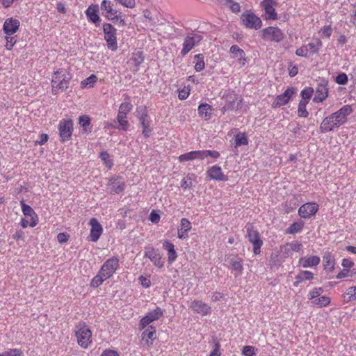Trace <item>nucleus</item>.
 I'll return each instance as SVG.
<instances>
[{
	"mask_svg": "<svg viewBox=\"0 0 356 356\" xmlns=\"http://www.w3.org/2000/svg\"><path fill=\"white\" fill-rule=\"evenodd\" d=\"M20 22L18 19L10 17L5 19L2 31L5 35V48L10 51L13 49L17 42L15 33L19 31Z\"/></svg>",
	"mask_w": 356,
	"mask_h": 356,
	"instance_id": "f257e3e1",
	"label": "nucleus"
},
{
	"mask_svg": "<svg viewBox=\"0 0 356 356\" xmlns=\"http://www.w3.org/2000/svg\"><path fill=\"white\" fill-rule=\"evenodd\" d=\"M71 79V75L65 69L61 68L55 71L51 79L52 94L57 95L66 90L69 88Z\"/></svg>",
	"mask_w": 356,
	"mask_h": 356,
	"instance_id": "f03ea898",
	"label": "nucleus"
},
{
	"mask_svg": "<svg viewBox=\"0 0 356 356\" xmlns=\"http://www.w3.org/2000/svg\"><path fill=\"white\" fill-rule=\"evenodd\" d=\"M75 337L82 348L86 349L92 343V332L85 323L80 322L76 325Z\"/></svg>",
	"mask_w": 356,
	"mask_h": 356,
	"instance_id": "7ed1b4c3",
	"label": "nucleus"
},
{
	"mask_svg": "<svg viewBox=\"0 0 356 356\" xmlns=\"http://www.w3.org/2000/svg\"><path fill=\"white\" fill-rule=\"evenodd\" d=\"M100 9L102 15L108 20L117 22L121 18V13L111 0H102Z\"/></svg>",
	"mask_w": 356,
	"mask_h": 356,
	"instance_id": "20e7f679",
	"label": "nucleus"
},
{
	"mask_svg": "<svg viewBox=\"0 0 356 356\" xmlns=\"http://www.w3.org/2000/svg\"><path fill=\"white\" fill-rule=\"evenodd\" d=\"M103 31L104 33V39L107 44V47L111 51H115L118 49L117 43V30L109 23L103 24Z\"/></svg>",
	"mask_w": 356,
	"mask_h": 356,
	"instance_id": "39448f33",
	"label": "nucleus"
},
{
	"mask_svg": "<svg viewBox=\"0 0 356 356\" xmlns=\"http://www.w3.org/2000/svg\"><path fill=\"white\" fill-rule=\"evenodd\" d=\"M242 24L248 29H259L262 26V21L252 11H245L241 17Z\"/></svg>",
	"mask_w": 356,
	"mask_h": 356,
	"instance_id": "423d86ee",
	"label": "nucleus"
},
{
	"mask_svg": "<svg viewBox=\"0 0 356 356\" xmlns=\"http://www.w3.org/2000/svg\"><path fill=\"white\" fill-rule=\"evenodd\" d=\"M261 38L266 41L280 42L284 39V33L277 26H268L261 30Z\"/></svg>",
	"mask_w": 356,
	"mask_h": 356,
	"instance_id": "0eeeda50",
	"label": "nucleus"
},
{
	"mask_svg": "<svg viewBox=\"0 0 356 356\" xmlns=\"http://www.w3.org/2000/svg\"><path fill=\"white\" fill-rule=\"evenodd\" d=\"M246 228L247 237L250 243L253 245V252L255 254H259L261 252V247L263 245L259 233L251 225H248Z\"/></svg>",
	"mask_w": 356,
	"mask_h": 356,
	"instance_id": "6e6552de",
	"label": "nucleus"
},
{
	"mask_svg": "<svg viewBox=\"0 0 356 356\" xmlns=\"http://www.w3.org/2000/svg\"><path fill=\"white\" fill-rule=\"evenodd\" d=\"M136 112L137 118L143 127V134L145 137H149L152 132V128L150 127L151 122L147 114V108L144 106L138 107L136 109Z\"/></svg>",
	"mask_w": 356,
	"mask_h": 356,
	"instance_id": "1a4fd4ad",
	"label": "nucleus"
},
{
	"mask_svg": "<svg viewBox=\"0 0 356 356\" xmlns=\"http://www.w3.org/2000/svg\"><path fill=\"white\" fill-rule=\"evenodd\" d=\"M58 129L60 140L62 142L67 141L72 134L73 120L70 118L62 119L58 123Z\"/></svg>",
	"mask_w": 356,
	"mask_h": 356,
	"instance_id": "9d476101",
	"label": "nucleus"
},
{
	"mask_svg": "<svg viewBox=\"0 0 356 356\" xmlns=\"http://www.w3.org/2000/svg\"><path fill=\"white\" fill-rule=\"evenodd\" d=\"M119 267V259L113 257L107 259L102 266L99 271L107 279L111 277Z\"/></svg>",
	"mask_w": 356,
	"mask_h": 356,
	"instance_id": "9b49d317",
	"label": "nucleus"
},
{
	"mask_svg": "<svg viewBox=\"0 0 356 356\" xmlns=\"http://www.w3.org/2000/svg\"><path fill=\"white\" fill-rule=\"evenodd\" d=\"M277 6V3L274 0H263L260 6L264 10V18L266 20H276L277 19V13L275 10V7Z\"/></svg>",
	"mask_w": 356,
	"mask_h": 356,
	"instance_id": "f8f14e48",
	"label": "nucleus"
},
{
	"mask_svg": "<svg viewBox=\"0 0 356 356\" xmlns=\"http://www.w3.org/2000/svg\"><path fill=\"white\" fill-rule=\"evenodd\" d=\"M144 257L149 259L152 264L158 268H162L164 265L161 254L152 246L149 245L145 248Z\"/></svg>",
	"mask_w": 356,
	"mask_h": 356,
	"instance_id": "ddd939ff",
	"label": "nucleus"
},
{
	"mask_svg": "<svg viewBox=\"0 0 356 356\" xmlns=\"http://www.w3.org/2000/svg\"><path fill=\"white\" fill-rule=\"evenodd\" d=\"M164 311L159 307L148 312L140 321V326L142 329L146 327L151 323L159 320L163 315Z\"/></svg>",
	"mask_w": 356,
	"mask_h": 356,
	"instance_id": "4468645a",
	"label": "nucleus"
},
{
	"mask_svg": "<svg viewBox=\"0 0 356 356\" xmlns=\"http://www.w3.org/2000/svg\"><path fill=\"white\" fill-rule=\"evenodd\" d=\"M296 89L293 87L288 88L282 94L277 95L273 102V108L281 107L288 104L291 97L296 93Z\"/></svg>",
	"mask_w": 356,
	"mask_h": 356,
	"instance_id": "2eb2a0df",
	"label": "nucleus"
},
{
	"mask_svg": "<svg viewBox=\"0 0 356 356\" xmlns=\"http://www.w3.org/2000/svg\"><path fill=\"white\" fill-rule=\"evenodd\" d=\"M353 112V109L350 105H345L341 107L338 111L331 114L337 122L338 126L344 124L347 120V116Z\"/></svg>",
	"mask_w": 356,
	"mask_h": 356,
	"instance_id": "dca6fc26",
	"label": "nucleus"
},
{
	"mask_svg": "<svg viewBox=\"0 0 356 356\" xmlns=\"http://www.w3.org/2000/svg\"><path fill=\"white\" fill-rule=\"evenodd\" d=\"M318 210V205L315 202H307L302 204L298 209V214L301 218H309Z\"/></svg>",
	"mask_w": 356,
	"mask_h": 356,
	"instance_id": "f3484780",
	"label": "nucleus"
},
{
	"mask_svg": "<svg viewBox=\"0 0 356 356\" xmlns=\"http://www.w3.org/2000/svg\"><path fill=\"white\" fill-rule=\"evenodd\" d=\"M200 38L197 35H187L183 43V48L181 51V54L186 56L194 47L200 42Z\"/></svg>",
	"mask_w": 356,
	"mask_h": 356,
	"instance_id": "a211bd4d",
	"label": "nucleus"
},
{
	"mask_svg": "<svg viewBox=\"0 0 356 356\" xmlns=\"http://www.w3.org/2000/svg\"><path fill=\"white\" fill-rule=\"evenodd\" d=\"M89 225L91 226L90 241L96 242L99 240L102 234V226L96 218H91L90 220Z\"/></svg>",
	"mask_w": 356,
	"mask_h": 356,
	"instance_id": "6ab92c4d",
	"label": "nucleus"
},
{
	"mask_svg": "<svg viewBox=\"0 0 356 356\" xmlns=\"http://www.w3.org/2000/svg\"><path fill=\"white\" fill-rule=\"evenodd\" d=\"M190 308L202 316L208 315L211 312V307L200 300H193L190 305Z\"/></svg>",
	"mask_w": 356,
	"mask_h": 356,
	"instance_id": "aec40b11",
	"label": "nucleus"
},
{
	"mask_svg": "<svg viewBox=\"0 0 356 356\" xmlns=\"http://www.w3.org/2000/svg\"><path fill=\"white\" fill-rule=\"evenodd\" d=\"M230 52L232 54V58L237 60L240 66H244L247 63L245 53L238 45H232L230 47Z\"/></svg>",
	"mask_w": 356,
	"mask_h": 356,
	"instance_id": "412c9836",
	"label": "nucleus"
},
{
	"mask_svg": "<svg viewBox=\"0 0 356 356\" xmlns=\"http://www.w3.org/2000/svg\"><path fill=\"white\" fill-rule=\"evenodd\" d=\"M191 222L187 218H182L180 225L177 230V236L179 239H186L188 238V232L191 229Z\"/></svg>",
	"mask_w": 356,
	"mask_h": 356,
	"instance_id": "4be33fe9",
	"label": "nucleus"
},
{
	"mask_svg": "<svg viewBox=\"0 0 356 356\" xmlns=\"http://www.w3.org/2000/svg\"><path fill=\"white\" fill-rule=\"evenodd\" d=\"M207 175L213 180L227 181L228 179L227 176L224 175L222 172L221 168L218 165H213L209 168L207 170Z\"/></svg>",
	"mask_w": 356,
	"mask_h": 356,
	"instance_id": "5701e85b",
	"label": "nucleus"
},
{
	"mask_svg": "<svg viewBox=\"0 0 356 356\" xmlns=\"http://www.w3.org/2000/svg\"><path fill=\"white\" fill-rule=\"evenodd\" d=\"M338 127L339 126L337 125V122L334 121V118L330 115L323 120L320 125V131L322 133H326Z\"/></svg>",
	"mask_w": 356,
	"mask_h": 356,
	"instance_id": "b1692460",
	"label": "nucleus"
},
{
	"mask_svg": "<svg viewBox=\"0 0 356 356\" xmlns=\"http://www.w3.org/2000/svg\"><path fill=\"white\" fill-rule=\"evenodd\" d=\"M111 192L114 193H120L124 191L125 183L120 177H113L108 181Z\"/></svg>",
	"mask_w": 356,
	"mask_h": 356,
	"instance_id": "393cba45",
	"label": "nucleus"
},
{
	"mask_svg": "<svg viewBox=\"0 0 356 356\" xmlns=\"http://www.w3.org/2000/svg\"><path fill=\"white\" fill-rule=\"evenodd\" d=\"M321 259L318 256H311L309 257H301L299 259L298 265L302 268H312L320 264Z\"/></svg>",
	"mask_w": 356,
	"mask_h": 356,
	"instance_id": "a878e982",
	"label": "nucleus"
},
{
	"mask_svg": "<svg viewBox=\"0 0 356 356\" xmlns=\"http://www.w3.org/2000/svg\"><path fill=\"white\" fill-rule=\"evenodd\" d=\"M328 95V88L326 85L325 84H318L315 95L314 97V102L316 103H320L323 102Z\"/></svg>",
	"mask_w": 356,
	"mask_h": 356,
	"instance_id": "bb28decb",
	"label": "nucleus"
},
{
	"mask_svg": "<svg viewBox=\"0 0 356 356\" xmlns=\"http://www.w3.org/2000/svg\"><path fill=\"white\" fill-rule=\"evenodd\" d=\"M99 6L97 4H91L86 10V15L89 21L96 24L100 21L98 15Z\"/></svg>",
	"mask_w": 356,
	"mask_h": 356,
	"instance_id": "cd10ccee",
	"label": "nucleus"
},
{
	"mask_svg": "<svg viewBox=\"0 0 356 356\" xmlns=\"http://www.w3.org/2000/svg\"><path fill=\"white\" fill-rule=\"evenodd\" d=\"M232 273L235 277L241 275L243 273V267L242 259L238 257H232L229 261Z\"/></svg>",
	"mask_w": 356,
	"mask_h": 356,
	"instance_id": "c85d7f7f",
	"label": "nucleus"
},
{
	"mask_svg": "<svg viewBox=\"0 0 356 356\" xmlns=\"http://www.w3.org/2000/svg\"><path fill=\"white\" fill-rule=\"evenodd\" d=\"M199 116L204 120H209L212 115V106L207 103L201 104L198 106Z\"/></svg>",
	"mask_w": 356,
	"mask_h": 356,
	"instance_id": "c756f323",
	"label": "nucleus"
},
{
	"mask_svg": "<svg viewBox=\"0 0 356 356\" xmlns=\"http://www.w3.org/2000/svg\"><path fill=\"white\" fill-rule=\"evenodd\" d=\"M163 247L168 252V262L172 264L177 257V254L175 249V245L169 241H165L163 243Z\"/></svg>",
	"mask_w": 356,
	"mask_h": 356,
	"instance_id": "7c9ffc66",
	"label": "nucleus"
},
{
	"mask_svg": "<svg viewBox=\"0 0 356 356\" xmlns=\"http://www.w3.org/2000/svg\"><path fill=\"white\" fill-rule=\"evenodd\" d=\"M313 278V273L309 270H302L296 276V281L294 282L293 285L295 286H298L303 281L312 280Z\"/></svg>",
	"mask_w": 356,
	"mask_h": 356,
	"instance_id": "2f4dec72",
	"label": "nucleus"
},
{
	"mask_svg": "<svg viewBox=\"0 0 356 356\" xmlns=\"http://www.w3.org/2000/svg\"><path fill=\"white\" fill-rule=\"evenodd\" d=\"M79 124L83 128V133L90 134L91 129V118L87 115H83L79 118Z\"/></svg>",
	"mask_w": 356,
	"mask_h": 356,
	"instance_id": "473e14b6",
	"label": "nucleus"
},
{
	"mask_svg": "<svg viewBox=\"0 0 356 356\" xmlns=\"http://www.w3.org/2000/svg\"><path fill=\"white\" fill-rule=\"evenodd\" d=\"M22 211L23 214L26 218H30L31 220L38 221V217L34 210L28 204H26L24 201L21 202Z\"/></svg>",
	"mask_w": 356,
	"mask_h": 356,
	"instance_id": "72a5a7b5",
	"label": "nucleus"
},
{
	"mask_svg": "<svg viewBox=\"0 0 356 356\" xmlns=\"http://www.w3.org/2000/svg\"><path fill=\"white\" fill-rule=\"evenodd\" d=\"M345 302L356 301V286L348 287L342 295Z\"/></svg>",
	"mask_w": 356,
	"mask_h": 356,
	"instance_id": "f704fd0d",
	"label": "nucleus"
},
{
	"mask_svg": "<svg viewBox=\"0 0 356 356\" xmlns=\"http://www.w3.org/2000/svg\"><path fill=\"white\" fill-rule=\"evenodd\" d=\"M323 263L325 269H334V266L335 264L334 258L330 252H327L324 254L323 257Z\"/></svg>",
	"mask_w": 356,
	"mask_h": 356,
	"instance_id": "c9c22d12",
	"label": "nucleus"
},
{
	"mask_svg": "<svg viewBox=\"0 0 356 356\" xmlns=\"http://www.w3.org/2000/svg\"><path fill=\"white\" fill-rule=\"evenodd\" d=\"M97 80H98L97 76L95 74H91L90 76H88V78H86L81 81V83H80L81 88H92L95 86V85L97 82Z\"/></svg>",
	"mask_w": 356,
	"mask_h": 356,
	"instance_id": "e433bc0d",
	"label": "nucleus"
},
{
	"mask_svg": "<svg viewBox=\"0 0 356 356\" xmlns=\"http://www.w3.org/2000/svg\"><path fill=\"white\" fill-rule=\"evenodd\" d=\"M239 101V104L242 102V98H239L235 94H231L230 99L227 102V104L222 108V113H225L227 111L234 109V104L236 101Z\"/></svg>",
	"mask_w": 356,
	"mask_h": 356,
	"instance_id": "4c0bfd02",
	"label": "nucleus"
},
{
	"mask_svg": "<svg viewBox=\"0 0 356 356\" xmlns=\"http://www.w3.org/2000/svg\"><path fill=\"white\" fill-rule=\"evenodd\" d=\"M309 54H317L321 48L323 43L319 38L315 40V42H309L307 44Z\"/></svg>",
	"mask_w": 356,
	"mask_h": 356,
	"instance_id": "58836bf2",
	"label": "nucleus"
},
{
	"mask_svg": "<svg viewBox=\"0 0 356 356\" xmlns=\"http://www.w3.org/2000/svg\"><path fill=\"white\" fill-rule=\"evenodd\" d=\"M304 224L302 222H295L286 230V234H293L301 232Z\"/></svg>",
	"mask_w": 356,
	"mask_h": 356,
	"instance_id": "ea45409f",
	"label": "nucleus"
},
{
	"mask_svg": "<svg viewBox=\"0 0 356 356\" xmlns=\"http://www.w3.org/2000/svg\"><path fill=\"white\" fill-rule=\"evenodd\" d=\"M234 146L236 147L248 144V138L245 133H238L234 136Z\"/></svg>",
	"mask_w": 356,
	"mask_h": 356,
	"instance_id": "a19ab883",
	"label": "nucleus"
},
{
	"mask_svg": "<svg viewBox=\"0 0 356 356\" xmlns=\"http://www.w3.org/2000/svg\"><path fill=\"white\" fill-rule=\"evenodd\" d=\"M224 5L228 7L234 13H238L241 12V6L239 3L234 0H223Z\"/></svg>",
	"mask_w": 356,
	"mask_h": 356,
	"instance_id": "79ce46f5",
	"label": "nucleus"
},
{
	"mask_svg": "<svg viewBox=\"0 0 356 356\" xmlns=\"http://www.w3.org/2000/svg\"><path fill=\"white\" fill-rule=\"evenodd\" d=\"M107 278L104 277L99 270L98 273L92 279L90 286L97 288L100 286Z\"/></svg>",
	"mask_w": 356,
	"mask_h": 356,
	"instance_id": "37998d69",
	"label": "nucleus"
},
{
	"mask_svg": "<svg viewBox=\"0 0 356 356\" xmlns=\"http://www.w3.org/2000/svg\"><path fill=\"white\" fill-rule=\"evenodd\" d=\"M330 303L329 297L323 296L312 300V304L318 306V307H323L327 306Z\"/></svg>",
	"mask_w": 356,
	"mask_h": 356,
	"instance_id": "c03bdc74",
	"label": "nucleus"
},
{
	"mask_svg": "<svg viewBox=\"0 0 356 356\" xmlns=\"http://www.w3.org/2000/svg\"><path fill=\"white\" fill-rule=\"evenodd\" d=\"M117 120L119 123L118 129L126 131L129 127V122L127 120V116L124 115H117Z\"/></svg>",
	"mask_w": 356,
	"mask_h": 356,
	"instance_id": "a18cd8bd",
	"label": "nucleus"
},
{
	"mask_svg": "<svg viewBox=\"0 0 356 356\" xmlns=\"http://www.w3.org/2000/svg\"><path fill=\"white\" fill-rule=\"evenodd\" d=\"M133 105L131 102H123L120 105L118 113L120 115H127V114L132 110Z\"/></svg>",
	"mask_w": 356,
	"mask_h": 356,
	"instance_id": "49530a36",
	"label": "nucleus"
},
{
	"mask_svg": "<svg viewBox=\"0 0 356 356\" xmlns=\"http://www.w3.org/2000/svg\"><path fill=\"white\" fill-rule=\"evenodd\" d=\"M195 58L197 59V61L195 64V70L196 72L202 71L205 67V63H204L203 55L202 54L195 55Z\"/></svg>",
	"mask_w": 356,
	"mask_h": 356,
	"instance_id": "de8ad7c7",
	"label": "nucleus"
},
{
	"mask_svg": "<svg viewBox=\"0 0 356 356\" xmlns=\"http://www.w3.org/2000/svg\"><path fill=\"white\" fill-rule=\"evenodd\" d=\"M131 60L133 62L136 67H138L144 61L143 52L138 51L136 53H134Z\"/></svg>",
	"mask_w": 356,
	"mask_h": 356,
	"instance_id": "09e8293b",
	"label": "nucleus"
},
{
	"mask_svg": "<svg viewBox=\"0 0 356 356\" xmlns=\"http://www.w3.org/2000/svg\"><path fill=\"white\" fill-rule=\"evenodd\" d=\"M314 92V90L311 87H307L304 88L301 91V97L302 99L300 101H305V102L309 103V99H311Z\"/></svg>",
	"mask_w": 356,
	"mask_h": 356,
	"instance_id": "8fccbe9b",
	"label": "nucleus"
},
{
	"mask_svg": "<svg viewBox=\"0 0 356 356\" xmlns=\"http://www.w3.org/2000/svg\"><path fill=\"white\" fill-rule=\"evenodd\" d=\"M307 102L305 101H300L298 104V115L299 117L307 118L309 115V112L306 109Z\"/></svg>",
	"mask_w": 356,
	"mask_h": 356,
	"instance_id": "3c124183",
	"label": "nucleus"
},
{
	"mask_svg": "<svg viewBox=\"0 0 356 356\" xmlns=\"http://www.w3.org/2000/svg\"><path fill=\"white\" fill-rule=\"evenodd\" d=\"M142 335L143 339L147 338V339L154 340L156 339V328L150 326L143 332Z\"/></svg>",
	"mask_w": 356,
	"mask_h": 356,
	"instance_id": "603ef678",
	"label": "nucleus"
},
{
	"mask_svg": "<svg viewBox=\"0 0 356 356\" xmlns=\"http://www.w3.org/2000/svg\"><path fill=\"white\" fill-rule=\"evenodd\" d=\"M193 154H198L197 156H219V154L215 151L206 150L202 152H191L188 154H184L181 156H193Z\"/></svg>",
	"mask_w": 356,
	"mask_h": 356,
	"instance_id": "864d4df0",
	"label": "nucleus"
},
{
	"mask_svg": "<svg viewBox=\"0 0 356 356\" xmlns=\"http://www.w3.org/2000/svg\"><path fill=\"white\" fill-rule=\"evenodd\" d=\"M0 356H24V353L20 349L12 348L0 353Z\"/></svg>",
	"mask_w": 356,
	"mask_h": 356,
	"instance_id": "5fc2aeb1",
	"label": "nucleus"
},
{
	"mask_svg": "<svg viewBox=\"0 0 356 356\" xmlns=\"http://www.w3.org/2000/svg\"><path fill=\"white\" fill-rule=\"evenodd\" d=\"M319 34L323 38H330L332 33V29L330 25L324 26L319 31Z\"/></svg>",
	"mask_w": 356,
	"mask_h": 356,
	"instance_id": "6e6d98bb",
	"label": "nucleus"
},
{
	"mask_svg": "<svg viewBox=\"0 0 356 356\" xmlns=\"http://www.w3.org/2000/svg\"><path fill=\"white\" fill-rule=\"evenodd\" d=\"M323 292V289L321 287H315L311 290L308 294V298L309 300H315L319 297Z\"/></svg>",
	"mask_w": 356,
	"mask_h": 356,
	"instance_id": "4d7b16f0",
	"label": "nucleus"
},
{
	"mask_svg": "<svg viewBox=\"0 0 356 356\" xmlns=\"http://www.w3.org/2000/svg\"><path fill=\"white\" fill-rule=\"evenodd\" d=\"M296 54L300 57H308L310 55L309 53L308 46L305 44L298 48L296 51Z\"/></svg>",
	"mask_w": 356,
	"mask_h": 356,
	"instance_id": "13d9d810",
	"label": "nucleus"
},
{
	"mask_svg": "<svg viewBox=\"0 0 356 356\" xmlns=\"http://www.w3.org/2000/svg\"><path fill=\"white\" fill-rule=\"evenodd\" d=\"M242 354L245 356H255L257 355L256 349L251 346H245L243 347Z\"/></svg>",
	"mask_w": 356,
	"mask_h": 356,
	"instance_id": "bf43d9fd",
	"label": "nucleus"
},
{
	"mask_svg": "<svg viewBox=\"0 0 356 356\" xmlns=\"http://www.w3.org/2000/svg\"><path fill=\"white\" fill-rule=\"evenodd\" d=\"M38 222V221L34 220H31V219L28 220L27 218H22L21 222H20V225L23 228H26L28 226H29L31 227H34L37 225Z\"/></svg>",
	"mask_w": 356,
	"mask_h": 356,
	"instance_id": "052dcab7",
	"label": "nucleus"
},
{
	"mask_svg": "<svg viewBox=\"0 0 356 356\" xmlns=\"http://www.w3.org/2000/svg\"><path fill=\"white\" fill-rule=\"evenodd\" d=\"M181 187L184 190L190 188L193 186L192 178L190 176L184 177L181 181Z\"/></svg>",
	"mask_w": 356,
	"mask_h": 356,
	"instance_id": "680f3d73",
	"label": "nucleus"
},
{
	"mask_svg": "<svg viewBox=\"0 0 356 356\" xmlns=\"http://www.w3.org/2000/svg\"><path fill=\"white\" fill-rule=\"evenodd\" d=\"M289 249L293 252H299L301 250L302 245L298 241H292L286 244Z\"/></svg>",
	"mask_w": 356,
	"mask_h": 356,
	"instance_id": "e2e57ef3",
	"label": "nucleus"
},
{
	"mask_svg": "<svg viewBox=\"0 0 356 356\" xmlns=\"http://www.w3.org/2000/svg\"><path fill=\"white\" fill-rule=\"evenodd\" d=\"M190 88L188 87H184L183 89L179 90L178 97L181 100L187 99L190 95Z\"/></svg>",
	"mask_w": 356,
	"mask_h": 356,
	"instance_id": "0e129e2a",
	"label": "nucleus"
},
{
	"mask_svg": "<svg viewBox=\"0 0 356 356\" xmlns=\"http://www.w3.org/2000/svg\"><path fill=\"white\" fill-rule=\"evenodd\" d=\"M122 6L127 8H134L136 6V0H115Z\"/></svg>",
	"mask_w": 356,
	"mask_h": 356,
	"instance_id": "69168bd1",
	"label": "nucleus"
},
{
	"mask_svg": "<svg viewBox=\"0 0 356 356\" xmlns=\"http://www.w3.org/2000/svg\"><path fill=\"white\" fill-rule=\"evenodd\" d=\"M335 81L340 85H344L348 82V76L345 73L338 74L335 78Z\"/></svg>",
	"mask_w": 356,
	"mask_h": 356,
	"instance_id": "338daca9",
	"label": "nucleus"
},
{
	"mask_svg": "<svg viewBox=\"0 0 356 356\" xmlns=\"http://www.w3.org/2000/svg\"><path fill=\"white\" fill-rule=\"evenodd\" d=\"M138 280L140 284L145 288H149L151 285V281L149 278L145 277L143 275H140L138 277Z\"/></svg>",
	"mask_w": 356,
	"mask_h": 356,
	"instance_id": "774afa93",
	"label": "nucleus"
}]
</instances>
